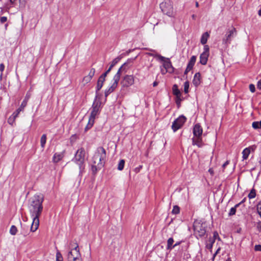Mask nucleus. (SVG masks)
I'll return each instance as SVG.
<instances>
[{
    "label": "nucleus",
    "instance_id": "obj_1",
    "mask_svg": "<svg viewBox=\"0 0 261 261\" xmlns=\"http://www.w3.org/2000/svg\"><path fill=\"white\" fill-rule=\"evenodd\" d=\"M44 200L43 195L41 194L35 195L30 200L29 212L33 222L30 228L32 232L36 231L39 225V217L43 211L42 203Z\"/></svg>",
    "mask_w": 261,
    "mask_h": 261
},
{
    "label": "nucleus",
    "instance_id": "obj_2",
    "mask_svg": "<svg viewBox=\"0 0 261 261\" xmlns=\"http://www.w3.org/2000/svg\"><path fill=\"white\" fill-rule=\"evenodd\" d=\"M85 150L83 147L79 148L76 152L72 161L79 167V175L85 172Z\"/></svg>",
    "mask_w": 261,
    "mask_h": 261
},
{
    "label": "nucleus",
    "instance_id": "obj_3",
    "mask_svg": "<svg viewBox=\"0 0 261 261\" xmlns=\"http://www.w3.org/2000/svg\"><path fill=\"white\" fill-rule=\"evenodd\" d=\"M106 159V151L103 147L97 148L93 157V163H99V166L103 167Z\"/></svg>",
    "mask_w": 261,
    "mask_h": 261
},
{
    "label": "nucleus",
    "instance_id": "obj_4",
    "mask_svg": "<svg viewBox=\"0 0 261 261\" xmlns=\"http://www.w3.org/2000/svg\"><path fill=\"white\" fill-rule=\"evenodd\" d=\"M98 95H96L91 107V112L89 118L95 120V118L99 114L101 109V102L97 99Z\"/></svg>",
    "mask_w": 261,
    "mask_h": 261
},
{
    "label": "nucleus",
    "instance_id": "obj_5",
    "mask_svg": "<svg viewBox=\"0 0 261 261\" xmlns=\"http://www.w3.org/2000/svg\"><path fill=\"white\" fill-rule=\"evenodd\" d=\"M160 8L162 11L169 17H173L174 15L173 11V3L170 0H165L160 4Z\"/></svg>",
    "mask_w": 261,
    "mask_h": 261
},
{
    "label": "nucleus",
    "instance_id": "obj_6",
    "mask_svg": "<svg viewBox=\"0 0 261 261\" xmlns=\"http://www.w3.org/2000/svg\"><path fill=\"white\" fill-rule=\"evenodd\" d=\"M237 31L236 28L232 27L231 29H229L222 39V43L227 46L231 43L232 40L237 36Z\"/></svg>",
    "mask_w": 261,
    "mask_h": 261
},
{
    "label": "nucleus",
    "instance_id": "obj_7",
    "mask_svg": "<svg viewBox=\"0 0 261 261\" xmlns=\"http://www.w3.org/2000/svg\"><path fill=\"white\" fill-rule=\"evenodd\" d=\"M187 120L186 117L184 115L179 116L172 123V129L174 132L180 128Z\"/></svg>",
    "mask_w": 261,
    "mask_h": 261
},
{
    "label": "nucleus",
    "instance_id": "obj_8",
    "mask_svg": "<svg viewBox=\"0 0 261 261\" xmlns=\"http://www.w3.org/2000/svg\"><path fill=\"white\" fill-rule=\"evenodd\" d=\"M195 233L200 237H203L206 233L205 224L195 222L193 225Z\"/></svg>",
    "mask_w": 261,
    "mask_h": 261
},
{
    "label": "nucleus",
    "instance_id": "obj_9",
    "mask_svg": "<svg viewBox=\"0 0 261 261\" xmlns=\"http://www.w3.org/2000/svg\"><path fill=\"white\" fill-rule=\"evenodd\" d=\"M156 57H158V60L164 62L163 67L166 70H167L168 72L171 73L173 71L174 68L173 67L172 63L169 58H166L160 55H156Z\"/></svg>",
    "mask_w": 261,
    "mask_h": 261
},
{
    "label": "nucleus",
    "instance_id": "obj_10",
    "mask_svg": "<svg viewBox=\"0 0 261 261\" xmlns=\"http://www.w3.org/2000/svg\"><path fill=\"white\" fill-rule=\"evenodd\" d=\"M123 86L128 87L134 83V77L132 75H126L123 77Z\"/></svg>",
    "mask_w": 261,
    "mask_h": 261
},
{
    "label": "nucleus",
    "instance_id": "obj_11",
    "mask_svg": "<svg viewBox=\"0 0 261 261\" xmlns=\"http://www.w3.org/2000/svg\"><path fill=\"white\" fill-rule=\"evenodd\" d=\"M192 140L193 145H196L198 147H202L204 145L201 136H194Z\"/></svg>",
    "mask_w": 261,
    "mask_h": 261
},
{
    "label": "nucleus",
    "instance_id": "obj_12",
    "mask_svg": "<svg viewBox=\"0 0 261 261\" xmlns=\"http://www.w3.org/2000/svg\"><path fill=\"white\" fill-rule=\"evenodd\" d=\"M203 129L199 123H196L193 127V133L194 136H202Z\"/></svg>",
    "mask_w": 261,
    "mask_h": 261
},
{
    "label": "nucleus",
    "instance_id": "obj_13",
    "mask_svg": "<svg viewBox=\"0 0 261 261\" xmlns=\"http://www.w3.org/2000/svg\"><path fill=\"white\" fill-rule=\"evenodd\" d=\"M118 82L114 81L112 85L107 89L106 90L105 92V97H107L110 94L113 92L118 86Z\"/></svg>",
    "mask_w": 261,
    "mask_h": 261
},
{
    "label": "nucleus",
    "instance_id": "obj_14",
    "mask_svg": "<svg viewBox=\"0 0 261 261\" xmlns=\"http://www.w3.org/2000/svg\"><path fill=\"white\" fill-rule=\"evenodd\" d=\"M127 64V62L124 63L118 69L117 72L114 75L113 77V81H116L119 82L120 76H121V72L123 70V67L125 66Z\"/></svg>",
    "mask_w": 261,
    "mask_h": 261
},
{
    "label": "nucleus",
    "instance_id": "obj_15",
    "mask_svg": "<svg viewBox=\"0 0 261 261\" xmlns=\"http://www.w3.org/2000/svg\"><path fill=\"white\" fill-rule=\"evenodd\" d=\"M200 77H201V74L199 72H197L195 74L194 76V79L193 80V85L197 87L199 86L200 84Z\"/></svg>",
    "mask_w": 261,
    "mask_h": 261
},
{
    "label": "nucleus",
    "instance_id": "obj_16",
    "mask_svg": "<svg viewBox=\"0 0 261 261\" xmlns=\"http://www.w3.org/2000/svg\"><path fill=\"white\" fill-rule=\"evenodd\" d=\"M209 54L202 53L200 56V63L202 65H206L207 62Z\"/></svg>",
    "mask_w": 261,
    "mask_h": 261
},
{
    "label": "nucleus",
    "instance_id": "obj_17",
    "mask_svg": "<svg viewBox=\"0 0 261 261\" xmlns=\"http://www.w3.org/2000/svg\"><path fill=\"white\" fill-rule=\"evenodd\" d=\"M105 80L101 79L100 77L98 78L97 81V85L96 87V95H98V92L101 89V88L103 86V83L105 82Z\"/></svg>",
    "mask_w": 261,
    "mask_h": 261
},
{
    "label": "nucleus",
    "instance_id": "obj_18",
    "mask_svg": "<svg viewBox=\"0 0 261 261\" xmlns=\"http://www.w3.org/2000/svg\"><path fill=\"white\" fill-rule=\"evenodd\" d=\"M27 104L22 101L20 106L13 113L15 114V116H18L20 112L24 111V108L27 106Z\"/></svg>",
    "mask_w": 261,
    "mask_h": 261
},
{
    "label": "nucleus",
    "instance_id": "obj_19",
    "mask_svg": "<svg viewBox=\"0 0 261 261\" xmlns=\"http://www.w3.org/2000/svg\"><path fill=\"white\" fill-rule=\"evenodd\" d=\"M172 92L173 94L176 96V97L181 96V93L180 90L178 89L177 85L176 84L173 86Z\"/></svg>",
    "mask_w": 261,
    "mask_h": 261
},
{
    "label": "nucleus",
    "instance_id": "obj_20",
    "mask_svg": "<svg viewBox=\"0 0 261 261\" xmlns=\"http://www.w3.org/2000/svg\"><path fill=\"white\" fill-rule=\"evenodd\" d=\"M174 239L173 238H170L168 239L167 242V246L166 248L167 250H172L174 248L173 246V243H174Z\"/></svg>",
    "mask_w": 261,
    "mask_h": 261
},
{
    "label": "nucleus",
    "instance_id": "obj_21",
    "mask_svg": "<svg viewBox=\"0 0 261 261\" xmlns=\"http://www.w3.org/2000/svg\"><path fill=\"white\" fill-rule=\"evenodd\" d=\"M210 35L207 32L203 33L201 37L200 42L202 44L205 45Z\"/></svg>",
    "mask_w": 261,
    "mask_h": 261
},
{
    "label": "nucleus",
    "instance_id": "obj_22",
    "mask_svg": "<svg viewBox=\"0 0 261 261\" xmlns=\"http://www.w3.org/2000/svg\"><path fill=\"white\" fill-rule=\"evenodd\" d=\"M250 153V148L248 147V148H245L242 151L243 159V160L247 159Z\"/></svg>",
    "mask_w": 261,
    "mask_h": 261
},
{
    "label": "nucleus",
    "instance_id": "obj_23",
    "mask_svg": "<svg viewBox=\"0 0 261 261\" xmlns=\"http://www.w3.org/2000/svg\"><path fill=\"white\" fill-rule=\"evenodd\" d=\"M63 157V155L62 153H56L53 156V161L55 163H58L62 160Z\"/></svg>",
    "mask_w": 261,
    "mask_h": 261
},
{
    "label": "nucleus",
    "instance_id": "obj_24",
    "mask_svg": "<svg viewBox=\"0 0 261 261\" xmlns=\"http://www.w3.org/2000/svg\"><path fill=\"white\" fill-rule=\"evenodd\" d=\"M103 167H99V163L94 164L91 166V170L93 174H95L97 171L101 169Z\"/></svg>",
    "mask_w": 261,
    "mask_h": 261
},
{
    "label": "nucleus",
    "instance_id": "obj_25",
    "mask_svg": "<svg viewBox=\"0 0 261 261\" xmlns=\"http://www.w3.org/2000/svg\"><path fill=\"white\" fill-rule=\"evenodd\" d=\"M72 247L73 249L71 250L72 251H73V254L75 255V257L76 256L77 257H80L81 254L80 253L78 244L76 243L75 246L74 247Z\"/></svg>",
    "mask_w": 261,
    "mask_h": 261
},
{
    "label": "nucleus",
    "instance_id": "obj_26",
    "mask_svg": "<svg viewBox=\"0 0 261 261\" xmlns=\"http://www.w3.org/2000/svg\"><path fill=\"white\" fill-rule=\"evenodd\" d=\"M196 61V57L195 56H192L191 57V58L188 63L187 66H188L191 68H193V66H194V65L195 64Z\"/></svg>",
    "mask_w": 261,
    "mask_h": 261
},
{
    "label": "nucleus",
    "instance_id": "obj_27",
    "mask_svg": "<svg viewBox=\"0 0 261 261\" xmlns=\"http://www.w3.org/2000/svg\"><path fill=\"white\" fill-rule=\"evenodd\" d=\"M18 117V116H15L14 113H13L12 115L8 118V122L9 124L12 125L15 121V119Z\"/></svg>",
    "mask_w": 261,
    "mask_h": 261
},
{
    "label": "nucleus",
    "instance_id": "obj_28",
    "mask_svg": "<svg viewBox=\"0 0 261 261\" xmlns=\"http://www.w3.org/2000/svg\"><path fill=\"white\" fill-rule=\"evenodd\" d=\"M94 123V120H93L90 118H89V121H88L87 125H86V126L85 128V131L87 132L88 130L90 129L93 126Z\"/></svg>",
    "mask_w": 261,
    "mask_h": 261
},
{
    "label": "nucleus",
    "instance_id": "obj_29",
    "mask_svg": "<svg viewBox=\"0 0 261 261\" xmlns=\"http://www.w3.org/2000/svg\"><path fill=\"white\" fill-rule=\"evenodd\" d=\"M46 135L43 134L40 139V143H41V146L42 148H44L46 142Z\"/></svg>",
    "mask_w": 261,
    "mask_h": 261
},
{
    "label": "nucleus",
    "instance_id": "obj_30",
    "mask_svg": "<svg viewBox=\"0 0 261 261\" xmlns=\"http://www.w3.org/2000/svg\"><path fill=\"white\" fill-rule=\"evenodd\" d=\"M240 205V204H237L235 205V206L233 207H231L230 210V211L228 213V215L229 216H233L234 215H235L236 213V209L237 207H238Z\"/></svg>",
    "mask_w": 261,
    "mask_h": 261
},
{
    "label": "nucleus",
    "instance_id": "obj_31",
    "mask_svg": "<svg viewBox=\"0 0 261 261\" xmlns=\"http://www.w3.org/2000/svg\"><path fill=\"white\" fill-rule=\"evenodd\" d=\"M252 126L255 129L261 128V120L260 121L253 122Z\"/></svg>",
    "mask_w": 261,
    "mask_h": 261
},
{
    "label": "nucleus",
    "instance_id": "obj_32",
    "mask_svg": "<svg viewBox=\"0 0 261 261\" xmlns=\"http://www.w3.org/2000/svg\"><path fill=\"white\" fill-rule=\"evenodd\" d=\"M125 161L124 160H121L118 165L117 169L118 170L121 171L123 169Z\"/></svg>",
    "mask_w": 261,
    "mask_h": 261
},
{
    "label": "nucleus",
    "instance_id": "obj_33",
    "mask_svg": "<svg viewBox=\"0 0 261 261\" xmlns=\"http://www.w3.org/2000/svg\"><path fill=\"white\" fill-rule=\"evenodd\" d=\"M256 196V192L255 189H252L250 193H249L248 197L249 199H252L255 197Z\"/></svg>",
    "mask_w": 261,
    "mask_h": 261
},
{
    "label": "nucleus",
    "instance_id": "obj_34",
    "mask_svg": "<svg viewBox=\"0 0 261 261\" xmlns=\"http://www.w3.org/2000/svg\"><path fill=\"white\" fill-rule=\"evenodd\" d=\"M17 232V228L15 225L11 226L10 229V233L12 235H15Z\"/></svg>",
    "mask_w": 261,
    "mask_h": 261
},
{
    "label": "nucleus",
    "instance_id": "obj_35",
    "mask_svg": "<svg viewBox=\"0 0 261 261\" xmlns=\"http://www.w3.org/2000/svg\"><path fill=\"white\" fill-rule=\"evenodd\" d=\"M183 100V98L181 96L176 97L175 98V102L177 106V108H179L180 107L181 101Z\"/></svg>",
    "mask_w": 261,
    "mask_h": 261
},
{
    "label": "nucleus",
    "instance_id": "obj_36",
    "mask_svg": "<svg viewBox=\"0 0 261 261\" xmlns=\"http://www.w3.org/2000/svg\"><path fill=\"white\" fill-rule=\"evenodd\" d=\"M180 212V208L177 205H174L173 206L172 213L174 214H178Z\"/></svg>",
    "mask_w": 261,
    "mask_h": 261
},
{
    "label": "nucleus",
    "instance_id": "obj_37",
    "mask_svg": "<svg viewBox=\"0 0 261 261\" xmlns=\"http://www.w3.org/2000/svg\"><path fill=\"white\" fill-rule=\"evenodd\" d=\"M184 92L185 93H188L189 92V82L188 81H186L184 83Z\"/></svg>",
    "mask_w": 261,
    "mask_h": 261
},
{
    "label": "nucleus",
    "instance_id": "obj_38",
    "mask_svg": "<svg viewBox=\"0 0 261 261\" xmlns=\"http://www.w3.org/2000/svg\"><path fill=\"white\" fill-rule=\"evenodd\" d=\"M75 255H74L73 254V251H72V250L69 251V252L68 254V260L69 261V260H72L73 259H75Z\"/></svg>",
    "mask_w": 261,
    "mask_h": 261
},
{
    "label": "nucleus",
    "instance_id": "obj_39",
    "mask_svg": "<svg viewBox=\"0 0 261 261\" xmlns=\"http://www.w3.org/2000/svg\"><path fill=\"white\" fill-rule=\"evenodd\" d=\"M56 261H63V257L61 253L57 252L56 254Z\"/></svg>",
    "mask_w": 261,
    "mask_h": 261
},
{
    "label": "nucleus",
    "instance_id": "obj_40",
    "mask_svg": "<svg viewBox=\"0 0 261 261\" xmlns=\"http://www.w3.org/2000/svg\"><path fill=\"white\" fill-rule=\"evenodd\" d=\"M95 70L94 68H91L89 73V74L88 75V76L89 77H90L91 79H92V77L94 76V74H95Z\"/></svg>",
    "mask_w": 261,
    "mask_h": 261
},
{
    "label": "nucleus",
    "instance_id": "obj_41",
    "mask_svg": "<svg viewBox=\"0 0 261 261\" xmlns=\"http://www.w3.org/2000/svg\"><path fill=\"white\" fill-rule=\"evenodd\" d=\"M210 48L207 45H204L203 48V51L202 53H205L206 54H209Z\"/></svg>",
    "mask_w": 261,
    "mask_h": 261
},
{
    "label": "nucleus",
    "instance_id": "obj_42",
    "mask_svg": "<svg viewBox=\"0 0 261 261\" xmlns=\"http://www.w3.org/2000/svg\"><path fill=\"white\" fill-rule=\"evenodd\" d=\"M91 80H92V79H91L90 77H89L88 75H87V76H85L83 78V82L85 84H87V83H89Z\"/></svg>",
    "mask_w": 261,
    "mask_h": 261
},
{
    "label": "nucleus",
    "instance_id": "obj_43",
    "mask_svg": "<svg viewBox=\"0 0 261 261\" xmlns=\"http://www.w3.org/2000/svg\"><path fill=\"white\" fill-rule=\"evenodd\" d=\"M30 96H31V95L30 94L27 93L24 99L23 100V102H25V103H28V100L29 99H30Z\"/></svg>",
    "mask_w": 261,
    "mask_h": 261
},
{
    "label": "nucleus",
    "instance_id": "obj_44",
    "mask_svg": "<svg viewBox=\"0 0 261 261\" xmlns=\"http://www.w3.org/2000/svg\"><path fill=\"white\" fill-rule=\"evenodd\" d=\"M121 58L120 57L116 58L112 61L111 63L115 66L120 60Z\"/></svg>",
    "mask_w": 261,
    "mask_h": 261
},
{
    "label": "nucleus",
    "instance_id": "obj_45",
    "mask_svg": "<svg viewBox=\"0 0 261 261\" xmlns=\"http://www.w3.org/2000/svg\"><path fill=\"white\" fill-rule=\"evenodd\" d=\"M249 90L252 93H254L255 91V87L254 85L251 84L249 86Z\"/></svg>",
    "mask_w": 261,
    "mask_h": 261
},
{
    "label": "nucleus",
    "instance_id": "obj_46",
    "mask_svg": "<svg viewBox=\"0 0 261 261\" xmlns=\"http://www.w3.org/2000/svg\"><path fill=\"white\" fill-rule=\"evenodd\" d=\"M213 239L215 240L218 239V240H220V238L219 236L218 233L217 231H214L213 233Z\"/></svg>",
    "mask_w": 261,
    "mask_h": 261
},
{
    "label": "nucleus",
    "instance_id": "obj_47",
    "mask_svg": "<svg viewBox=\"0 0 261 261\" xmlns=\"http://www.w3.org/2000/svg\"><path fill=\"white\" fill-rule=\"evenodd\" d=\"M221 248L220 247H219L217 250H216V252L213 254V257H212V261H214L215 258L216 256V255L219 253Z\"/></svg>",
    "mask_w": 261,
    "mask_h": 261
},
{
    "label": "nucleus",
    "instance_id": "obj_48",
    "mask_svg": "<svg viewBox=\"0 0 261 261\" xmlns=\"http://www.w3.org/2000/svg\"><path fill=\"white\" fill-rule=\"evenodd\" d=\"M7 20V17L6 16H3L0 18V22L2 23H4V22H6Z\"/></svg>",
    "mask_w": 261,
    "mask_h": 261
},
{
    "label": "nucleus",
    "instance_id": "obj_49",
    "mask_svg": "<svg viewBox=\"0 0 261 261\" xmlns=\"http://www.w3.org/2000/svg\"><path fill=\"white\" fill-rule=\"evenodd\" d=\"M254 249L255 251H261V245H256L254 247Z\"/></svg>",
    "mask_w": 261,
    "mask_h": 261
},
{
    "label": "nucleus",
    "instance_id": "obj_50",
    "mask_svg": "<svg viewBox=\"0 0 261 261\" xmlns=\"http://www.w3.org/2000/svg\"><path fill=\"white\" fill-rule=\"evenodd\" d=\"M5 69V65L3 63L0 64V71L3 73V71Z\"/></svg>",
    "mask_w": 261,
    "mask_h": 261
},
{
    "label": "nucleus",
    "instance_id": "obj_51",
    "mask_svg": "<svg viewBox=\"0 0 261 261\" xmlns=\"http://www.w3.org/2000/svg\"><path fill=\"white\" fill-rule=\"evenodd\" d=\"M192 69V68H191L188 66H187V68L184 72V74H187V73Z\"/></svg>",
    "mask_w": 261,
    "mask_h": 261
},
{
    "label": "nucleus",
    "instance_id": "obj_52",
    "mask_svg": "<svg viewBox=\"0 0 261 261\" xmlns=\"http://www.w3.org/2000/svg\"><path fill=\"white\" fill-rule=\"evenodd\" d=\"M107 75L108 74L106 72H104L99 76V77L101 79L105 80L106 77L107 76Z\"/></svg>",
    "mask_w": 261,
    "mask_h": 261
},
{
    "label": "nucleus",
    "instance_id": "obj_53",
    "mask_svg": "<svg viewBox=\"0 0 261 261\" xmlns=\"http://www.w3.org/2000/svg\"><path fill=\"white\" fill-rule=\"evenodd\" d=\"M213 245L212 243H208L206 245V248L209 250H212Z\"/></svg>",
    "mask_w": 261,
    "mask_h": 261
},
{
    "label": "nucleus",
    "instance_id": "obj_54",
    "mask_svg": "<svg viewBox=\"0 0 261 261\" xmlns=\"http://www.w3.org/2000/svg\"><path fill=\"white\" fill-rule=\"evenodd\" d=\"M257 88L258 89L261 90V79L257 82Z\"/></svg>",
    "mask_w": 261,
    "mask_h": 261
},
{
    "label": "nucleus",
    "instance_id": "obj_55",
    "mask_svg": "<svg viewBox=\"0 0 261 261\" xmlns=\"http://www.w3.org/2000/svg\"><path fill=\"white\" fill-rule=\"evenodd\" d=\"M182 242V241H178V242H176L175 244H174L173 245L174 248H175V247L179 245Z\"/></svg>",
    "mask_w": 261,
    "mask_h": 261
},
{
    "label": "nucleus",
    "instance_id": "obj_56",
    "mask_svg": "<svg viewBox=\"0 0 261 261\" xmlns=\"http://www.w3.org/2000/svg\"><path fill=\"white\" fill-rule=\"evenodd\" d=\"M69 261H82L80 257H75V259L69 260Z\"/></svg>",
    "mask_w": 261,
    "mask_h": 261
},
{
    "label": "nucleus",
    "instance_id": "obj_57",
    "mask_svg": "<svg viewBox=\"0 0 261 261\" xmlns=\"http://www.w3.org/2000/svg\"><path fill=\"white\" fill-rule=\"evenodd\" d=\"M229 163V162L228 161H226L222 165V167L223 168H225L226 166H227Z\"/></svg>",
    "mask_w": 261,
    "mask_h": 261
},
{
    "label": "nucleus",
    "instance_id": "obj_58",
    "mask_svg": "<svg viewBox=\"0 0 261 261\" xmlns=\"http://www.w3.org/2000/svg\"><path fill=\"white\" fill-rule=\"evenodd\" d=\"M215 239H213V238H210L209 240H208V242L210 243H212L213 245L214 244V243H215Z\"/></svg>",
    "mask_w": 261,
    "mask_h": 261
},
{
    "label": "nucleus",
    "instance_id": "obj_59",
    "mask_svg": "<svg viewBox=\"0 0 261 261\" xmlns=\"http://www.w3.org/2000/svg\"><path fill=\"white\" fill-rule=\"evenodd\" d=\"M142 168V166L140 165L139 166V167H137V168H135V171L136 172H139L140 171V170Z\"/></svg>",
    "mask_w": 261,
    "mask_h": 261
},
{
    "label": "nucleus",
    "instance_id": "obj_60",
    "mask_svg": "<svg viewBox=\"0 0 261 261\" xmlns=\"http://www.w3.org/2000/svg\"><path fill=\"white\" fill-rule=\"evenodd\" d=\"M167 72V70H166L165 69L164 70L161 69V73L163 74H166Z\"/></svg>",
    "mask_w": 261,
    "mask_h": 261
},
{
    "label": "nucleus",
    "instance_id": "obj_61",
    "mask_svg": "<svg viewBox=\"0 0 261 261\" xmlns=\"http://www.w3.org/2000/svg\"><path fill=\"white\" fill-rule=\"evenodd\" d=\"M10 3L12 5H14L16 2V0H9Z\"/></svg>",
    "mask_w": 261,
    "mask_h": 261
},
{
    "label": "nucleus",
    "instance_id": "obj_62",
    "mask_svg": "<svg viewBox=\"0 0 261 261\" xmlns=\"http://www.w3.org/2000/svg\"><path fill=\"white\" fill-rule=\"evenodd\" d=\"M159 83L156 81H154L153 83V87H156L158 85Z\"/></svg>",
    "mask_w": 261,
    "mask_h": 261
},
{
    "label": "nucleus",
    "instance_id": "obj_63",
    "mask_svg": "<svg viewBox=\"0 0 261 261\" xmlns=\"http://www.w3.org/2000/svg\"><path fill=\"white\" fill-rule=\"evenodd\" d=\"M208 172L211 173V174H213L214 172H213V171L212 169H210L208 170Z\"/></svg>",
    "mask_w": 261,
    "mask_h": 261
},
{
    "label": "nucleus",
    "instance_id": "obj_64",
    "mask_svg": "<svg viewBox=\"0 0 261 261\" xmlns=\"http://www.w3.org/2000/svg\"><path fill=\"white\" fill-rule=\"evenodd\" d=\"M258 14L259 16H261V9L258 11Z\"/></svg>",
    "mask_w": 261,
    "mask_h": 261
}]
</instances>
